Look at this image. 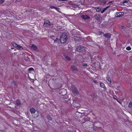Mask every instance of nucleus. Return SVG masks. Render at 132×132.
<instances>
[{"label":"nucleus","mask_w":132,"mask_h":132,"mask_svg":"<svg viewBox=\"0 0 132 132\" xmlns=\"http://www.w3.org/2000/svg\"><path fill=\"white\" fill-rule=\"evenodd\" d=\"M67 36L66 33H63L61 35L60 38V42L61 43H65L67 40Z\"/></svg>","instance_id":"nucleus-1"},{"label":"nucleus","mask_w":132,"mask_h":132,"mask_svg":"<svg viewBox=\"0 0 132 132\" xmlns=\"http://www.w3.org/2000/svg\"><path fill=\"white\" fill-rule=\"evenodd\" d=\"M12 44L14 47H15L17 49L20 50H21L23 49L22 47L21 46H19L14 43H12Z\"/></svg>","instance_id":"nucleus-2"},{"label":"nucleus","mask_w":132,"mask_h":132,"mask_svg":"<svg viewBox=\"0 0 132 132\" xmlns=\"http://www.w3.org/2000/svg\"><path fill=\"white\" fill-rule=\"evenodd\" d=\"M124 13L123 12H117L115 15L116 17H120L122 16L124 14Z\"/></svg>","instance_id":"nucleus-3"},{"label":"nucleus","mask_w":132,"mask_h":132,"mask_svg":"<svg viewBox=\"0 0 132 132\" xmlns=\"http://www.w3.org/2000/svg\"><path fill=\"white\" fill-rule=\"evenodd\" d=\"M50 22L48 20H45L44 24V26L45 27H48L50 25Z\"/></svg>","instance_id":"nucleus-4"},{"label":"nucleus","mask_w":132,"mask_h":132,"mask_svg":"<svg viewBox=\"0 0 132 132\" xmlns=\"http://www.w3.org/2000/svg\"><path fill=\"white\" fill-rule=\"evenodd\" d=\"M85 47H81V46H78L76 48V50L77 51H81L85 50Z\"/></svg>","instance_id":"nucleus-5"},{"label":"nucleus","mask_w":132,"mask_h":132,"mask_svg":"<svg viewBox=\"0 0 132 132\" xmlns=\"http://www.w3.org/2000/svg\"><path fill=\"white\" fill-rule=\"evenodd\" d=\"M72 92L75 94H77V90L76 88L73 86H72L71 87V88Z\"/></svg>","instance_id":"nucleus-6"},{"label":"nucleus","mask_w":132,"mask_h":132,"mask_svg":"<svg viewBox=\"0 0 132 132\" xmlns=\"http://www.w3.org/2000/svg\"><path fill=\"white\" fill-rule=\"evenodd\" d=\"M32 116L35 118H37L38 116V111H36L35 112L32 114Z\"/></svg>","instance_id":"nucleus-7"},{"label":"nucleus","mask_w":132,"mask_h":132,"mask_svg":"<svg viewBox=\"0 0 132 132\" xmlns=\"http://www.w3.org/2000/svg\"><path fill=\"white\" fill-rule=\"evenodd\" d=\"M31 47L33 50L36 51H38L37 47L34 45H31L30 46Z\"/></svg>","instance_id":"nucleus-8"},{"label":"nucleus","mask_w":132,"mask_h":132,"mask_svg":"<svg viewBox=\"0 0 132 132\" xmlns=\"http://www.w3.org/2000/svg\"><path fill=\"white\" fill-rule=\"evenodd\" d=\"M71 68L73 71L75 72L77 71V68L75 66H71Z\"/></svg>","instance_id":"nucleus-9"},{"label":"nucleus","mask_w":132,"mask_h":132,"mask_svg":"<svg viewBox=\"0 0 132 132\" xmlns=\"http://www.w3.org/2000/svg\"><path fill=\"white\" fill-rule=\"evenodd\" d=\"M30 111L32 114L34 113H35V112L38 111H37L35 110V109L33 108H31L30 110Z\"/></svg>","instance_id":"nucleus-10"},{"label":"nucleus","mask_w":132,"mask_h":132,"mask_svg":"<svg viewBox=\"0 0 132 132\" xmlns=\"http://www.w3.org/2000/svg\"><path fill=\"white\" fill-rule=\"evenodd\" d=\"M81 17L83 19H84L89 18V17L86 15H82Z\"/></svg>","instance_id":"nucleus-11"},{"label":"nucleus","mask_w":132,"mask_h":132,"mask_svg":"<svg viewBox=\"0 0 132 132\" xmlns=\"http://www.w3.org/2000/svg\"><path fill=\"white\" fill-rule=\"evenodd\" d=\"M107 81L106 82L109 84L111 83V80L110 78L109 77H106Z\"/></svg>","instance_id":"nucleus-12"},{"label":"nucleus","mask_w":132,"mask_h":132,"mask_svg":"<svg viewBox=\"0 0 132 132\" xmlns=\"http://www.w3.org/2000/svg\"><path fill=\"white\" fill-rule=\"evenodd\" d=\"M94 17L95 19L96 20H99V19L100 18V16L99 15L96 14L95 16Z\"/></svg>","instance_id":"nucleus-13"},{"label":"nucleus","mask_w":132,"mask_h":132,"mask_svg":"<svg viewBox=\"0 0 132 132\" xmlns=\"http://www.w3.org/2000/svg\"><path fill=\"white\" fill-rule=\"evenodd\" d=\"M104 36L107 38H110L111 37V35L110 34L107 33L104 35Z\"/></svg>","instance_id":"nucleus-14"},{"label":"nucleus","mask_w":132,"mask_h":132,"mask_svg":"<svg viewBox=\"0 0 132 132\" xmlns=\"http://www.w3.org/2000/svg\"><path fill=\"white\" fill-rule=\"evenodd\" d=\"M109 7V6H107L105 8H104L102 11H101V13H103Z\"/></svg>","instance_id":"nucleus-15"},{"label":"nucleus","mask_w":132,"mask_h":132,"mask_svg":"<svg viewBox=\"0 0 132 132\" xmlns=\"http://www.w3.org/2000/svg\"><path fill=\"white\" fill-rule=\"evenodd\" d=\"M64 58H65L67 60H70V58L68 56L66 55H64Z\"/></svg>","instance_id":"nucleus-16"},{"label":"nucleus","mask_w":132,"mask_h":132,"mask_svg":"<svg viewBox=\"0 0 132 132\" xmlns=\"http://www.w3.org/2000/svg\"><path fill=\"white\" fill-rule=\"evenodd\" d=\"M100 2L102 4H104L105 3L106 1L105 0H101Z\"/></svg>","instance_id":"nucleus-17"},{"label":"nucleus","mask_w":132,"mask_h":132,"mask_svg":"<svg viewBox=\"0 0 132 132\" xmlns=\"http://www.w3.org/2000/svg\"><path fill=\"white\" fill-rule=\"evenodd\" d=\"M101 9L99 7H97L96 9V10L97 12H100L101 11Z\"/></svg>","instance_id":"nucleus-18"},{"label":"nucleus","mask_w":132,"mask_h":132,"mask_svg":"<svg viewBox=\"0 0 132 132\" xmlns=\"http://www.w3.org/2000/svg\"><path fill=\"white\" fill-rule=\"evenodd\" d=\"M54 42L55 43H58L59 42V39L57 38L54 41Z\"/></svg>","instance_id":"nucleus-19"},{"label":"nucleus","mask_w":132,"mask_h":132,"mask_svg":"<svg viewBox=\"0 0 132 132\" xmlns=\"http://www.w3.org/2000/svg\"><path fill=\"white\" fill-rule=\"evenodd\" d=\"M16 103L18 105H20V102L18 100H17L16 101Z\"/></svg>","instance_id":"nucleus-20"},{"label":"nucleus","mask_w":132,"mask_h":132,"mask_svg":"<svg viewBox=\"0 0 132 132\" xmlns=\"http://www.w3.org/2000/svg\"><path fill=\"white\" fill-rule=\"evenodd\" d=\"M51 8L52 9L54 8L57 11H58L59 10V8L56 7L54 6H52Z\"/></svg>","instance_id":"nucleus-21"},{"label":"nucleus","mask_w":132,"mask_h":132,"mask_svg":"<svg viewBox=\"0 0 132 132\" xmlns=\"http://www.w3.org/2000/svg\"><path fill=\"white\" fill-rule=\"evenodd\" d=\"M100 86L102 87H104V84L103 83H100Z\"/></svg>","instance_id":"nucleus-22"},{"label":"nucleus","mask_w":132,"mask_h":132,"mask_svg":"<svg viewBox=\"0 0 132 132\" xmlns=\"http://www.w3.org/2000/svg\"><path fill=\"white\" fill-rule=\"evenodd\" d=\"M126 49L127 50L129 51L131 50V48L130 47L128 46L126 48Z\"/></svg>","instance_id":"nucleus-23"},{"label":"nucleus","mask_w":132,"mask_h":132,"mask_svg":"<svg viewBox=\"0 0 132 132\" xmlns=\"http://www.w3.org/2000/svg\"><path fill=\"white\" fill-rule=\"evenodd\" d=\"M132 106V103L131 102H130L128 106L129 107H131Z\"/></svg>","instance_id":"nucleus-24"},{"label":"nucleus","mask_w":132,"mask_h":132,"mask_svg":"<svg viewBox=\"0 0 132 132\" xmlns=\"http://www.w3.org/2000/svg\"><path fill=\"white\" fill-rule=\"evenodd\" d=\"M4 1V0H0V4L3 3Z\"/></svg>","instance_id":"nucleus-25"},{"label":"nucleus","mask_w":132,"mask_h":132,"mask_svg":"<svg viewBox=\"0 0 132 132\" xmlns=\"http://www.w3.org/2000/svg\"><path fill=\"white\" fill-rule=\"evenodd\" d=\"M121 28L123 29L124 30H125L126 28L125 27L123 26H121Z\"/></svg>","instance_id":"nucleus-26"},{"label":"nucleus","mask_w":132,"mask_h":132,"mask_svg":"<svg viewBox=\"0 0 132 132\" xmlns=\"http://www.w3.org/2000/svg\"><path fill=\"white\" fill-rule=\"evenodd\" d=\"M33 70V69L32 68H29L28 69V70L29 71L32 70Z\"/></svg>","instance_id":"nucleus-27"},{"label":"nucleus","mask_w":132,"mask_h":132,"mask_svg":"<svg viewBox=\"0 0 132 132\" xmlns=\"http://www.w3.org/2000/svg\"><path fill=\"white\" fill-rule=\"evenodd\" d=\"M129 1V0H125V1H124L123 2V3H126L127 2Z\"/></svg>","instance_id":"nucleus-28"},{"label":"nucleus","mask_w":132,"mask_h":132,"mask_svg":"<svg viewBox=\"0 0 132 132\" xmlns=\"http://www.w3.org/2000/svg\"><path fill=\"white\" fill-rule=\"evenodd\" d=\"M21 0H16V2H20Z\"/></svg>","instance_id":"nucleus-29"},{"label":"nucleus","mask_w":132,"mask_h":132,"mask_svg":"<svg viewBox=\"0 0 132 132\" xmlns=\"http://www.w3.org/2000/svg\"><path fill=\"white\" fill-rule=\"evenodd\" d=\"M100 33L99 35H101L102 34V33L101 32H100Z\"/></svg>","instance_id":"nucleus-30"},{"label":"nucleus","mask_w":132,"mask_h":132,"mask_svg":"<svg viewBox=\"0 0 132 132\" xmlns=\"http://www.w3.org/2000/svg\"><path fill=\"white\" fill-rule=\"evenodd\" d=\"M86 65H87L86 64H84L83 65V66H86Z\"/></svg>","instance_id":"nucleus-31"},{"label":"nucleus","mask_w":132,"mask_h":132,"mask_svg":"<svg viewBox=\"0 0 132 132\" xmlns=\"http://www.w3.org/2000/svg\"><path fill=\"white\" fill-rule=\"evenodd\" d=\"M15 82L14 81H13L12 82V84H14L15 83Z\"/></svg>","instance_id":"nucleus-32"},{"label":"nucleus","mask_w":132,"mask_h":132,"mask_svg":"<svg viewBox=\"0 0 132 132\" xmlns=\"http://www.w3.org/2000/svg\"><path fill=\"white\" fill-rule=\"evenodd\" d=\"M14 86H16V84H14Z\"/></svg>","instance_id":"nucleus-33"},{"label":"nucleus","mask_w":132,"mask_h":132,"mask_svg":"<svg viewBox=\"0 0 132 132\" xmlns=\"http://www.w3.org/2000/svg\"><path fill=\"white\" fill-rule=\"evenodd\" d=\"M89 38V37H87V38Z\"/></svg>","instance_id":"nucleus-34"}]
</instances>
